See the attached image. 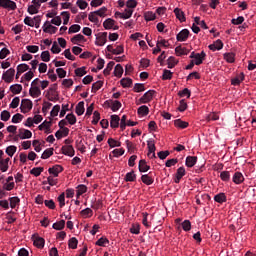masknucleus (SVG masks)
Masks as SVG:
<instances>
[{
  "mask_svg": "<svg viewBox=\"0 0 256 256\" xmlns=\"http://www.w3.org/2000/svg\"><path fill=\"white\" fill-rule=\"evenodd\" d=\"M157 94L155 90H148L144 93V95L139 99L140 103H151L153 101V97Z\"/></svg>",
  "mask_w": 256,
  "mask_h": 256,
  "instance_id": "1",
  "label": "nucleus"
},
{
  "mask_svg": "<svg viewBox=\"0 0 256 256\" xmlns=\"http://www.w3.org/2000/svg\"><path fill=\"white\" fill-rule=\"evenodd\" d=\"M0 7L8 11H15V9H17V3L12 0H0Z\"/></svg>",
  "mask_w": 256,
  "mask_h": 256,
  "instance_id": "2",
  "label": "nucleus"
},
{
  "mask_svg": "<svg viewBox=\"0 0 256 256\" xmlns=\"http://www.w3.org/2000/svg\"><path fill=\"white\" fill-rule=\"evenodd\" d=\"M20 109L21 113H29L33 109V102L29 99H22Z\"/></svg>",
  "mask_w": 256,
  "mask_h": 256,
  "instance_id": "3",
  "label": "nucleus"
},
{
  "mask_svg": "<svg viewBox=\"0 0 256 256\" xmlns=\"http://www.w3.org/2000/svg\"><path fill=\"white\" fill-rule=\"evenodd\" d=\"M14 77H15V69L14 68L8 69L2 75V79H3V81H5V83H12Z\"/></svg>",
  "mask_w": 256,
  "mask_h": 256,
  "instance_id": "4",
  "label": "nucleus"
},
{
  "mask_svg": "<svg viewBox=\"0 0 256 256\" xmlns=\"http://www.w3.org/2000/svg\"><path fill=\"white\" fill-rule=\"evenodd\" d=\"M33 137V133L31 130L21 128L18 130V138L19 139H31Z\"/></svg>",
  "mask_w": 256,
  "mask_h": 256,
  "instance_id": "5",
  "label": "nucleus"
},
{
  "mask_svg": "<svg viewBox=\"0 0 256 256\" xmlns=\"http://www.w3.org/2000/svg\"><path fill=\"white\" fill-rule=\"evenodd\" d=\"M105 43H107V32H102L96 37L95 44L98 45V47H103Z\"/></svg>",
  "mask_w": 256,
  "mask_h": 256,
  "instance_id": "6",
  "label": "nucleus"
},
{
  "mask_svg": "<svg viewBox=\"0 0 256 256\" xmlns=\"http://www.w3.org/2000/svg\"><path fill=\"white\" fill-rule=\"evenodd\" d=\"M61 151L63 155H67L68 157H75V148L72 145L62 146Z\"/></svg>",
  "mask_w": 256,
  "mask_h": 256,
  "instance_id": "7",
  "label": "nucleus"
},
{
  "mask_svg": "<svg viewBox=\"0 0 256 256\" xmlns=\"http://www.w3.org/2000/svg\"><path fill=\"white\" fill-rule=\"evenodd\" d=\"M48 173L53 177H59V173H63V166L54 165L53 167L48 169Z\"/></svg>",
  "mask_w": 256,
  "mask_h": 256,
  "instance_id": "8",
  "label": "nucleus"
},
{
  "mask_svg": "<svg viewBox=\"0 0 256 256\" xmlns=\"http://www.w3.org/2000/svg\"><path fill=\"white\" fill-rule=\"evenodd\" d=\"M189 30L188 29H183L181 30L177 35H176V39L179 42H185L187 41V39H189Z\"/></svg>",
  "mask_w": 256,
  "mask_h": 256,
  "instance_id": "9",
  "label": "nucleus"
},
{
  "mask_svg": "<svg viewBox=\"0 0 256 256\" xmlns=\"http://www.w3.org/2000/svg\"><path fill=\"white\" fill-rule=\"evenodd\" d=\"M141 181L142 183H144V185H153V183H155V179L153 178V175L151 174V172H149L148 174L142 175Z\"/></svg>",
  "mask_w": 256,
  "mask_h": 256,
  "instance_id": "10",
  "label": "nucleus"
},
{
  "mask_svg": "<svg viewBox=\"0 0 256 256\" xmlns=\"http://www.w3.org/2000/svg\"><path fill=\"white\" fill-rule=\"evenodd\" d=\"M43 31L44 33H50L51 35H54L57 33V27L51 25L49 21H46L43 25Z\"/></svg>",
  "mask_w": 256,
  "mask_h": 256,
  "instance_id": "11",
  "label": "nucleus"
},
{
  "mask_svg": "<svg viewBox=\"0 0 256 256\" xmlns=\"http://www.w3.org/2000/svg\"><path fill=\"white\" fill-rule=\"evenodd\" d=\"M33 241L35 247L38 249H43L45 247V239L41 236H33Z\"/></svg>",
  "mask_w": 256,
  "mask_h": 256,
  "instance_id": "12",
  "label": "nucleus"
},
{
  "mask_svg": "<svg viewBox=\"0 0 256 256\" xmlns=\"http://www.w3.org/2000/svg\"><path fill=\"white\" fill-rule=\"evenodd\" d=\"M185 167H179L177 169V172H176V177L174 178V183H180L181 182V179H183V177H185Z\"/></svg>",
  "mask_w": 256,
  "mask_h": 256,
  "instance_id": "13",
  "label": "nucleus"
},
{
  "mask_svg": "<svg viewBox=\"0 0 256 256\" xmlns=\"http://www.w3.org/2000/svg\"><path fill=\"white\" fill-rule=\"evenodd\" d=\"M138 169L140 173H147V171L151 169V166L147 165V161L145 159H142L139 161Z\"/></svg>",
  "mask_w": 256,
  "mask_h": 256,
  "instance_id": "14",
  "label": "nucleus"
},
{
  "mask_svg": "<svg viewBox=\"0 0 256 256\" xmlns=\"http://www.w3.org/2000/svg\"><path fill=\"white\" fill-rule=\"evenodd\" d=\"M174 15H176V18H178L181 23H185V21H187V18L185 17V12H183V10H181L180 8L174 9Z\"/></svg>",
  "mask_w": 256,
  "mask_h": 256,
  "instance_id": "15",
  "label": "nucleus"
},
{
  "mask_svg": "<svg viewBox=\"0 0 256 256\" xmlns=\"http://www.w3.org/2000/svg\"><path fill=\"white\" fill-rule=\"evenodd\" d=\"M232 181L236 185H241V183H243V181H245V177H243V174L241 172H236L233 175Z\"/></svg>",
  "mask_w": 256,
  "mask_h": 256,
  "instance_id": "16",
  "label": "nucleus"
},
{
  "mask_svg": "<svg viewBox=\"0 0 256 256\" xmlns=\"http://www.w3.org/2000/svg\"><path fill=\"white\" fill-rule=\"evenodd\" d=\"M206 57H207V54L205 53V51H202L201 53H197L196 57L194 58L195 65H201L203 61H205Z\"/></svg>",
  "mask_w": 256,
  "mask_h": 256,
  "instance_id": "17",
  "label": "nucleus"
},
{
  "mask_svg": "<svg viewBox=\"0 0 256 256\" xmlns=\"http://www.w3.org/2000/svg\"><path fill=\"white\" fill-rule=\"evenodd\" d=\"M29 95L31 97H41V89L39 88V86H32L29 89Z\"/></svg>",
  "mask_w": 256,
  "mask_h": 256,
  "instance_id": "18",
  "label": "nucleus"
},
{
  "mask_svg": "<svg viewBox=\"0 0 256 256\" xmlns=\"http://www.w3.org/2000/svg\"><path fill=\"white\" fill-rule=\"evenodd\" d=\"M119 121H121V118H119L118 115H112L110 120V127L112 129H117V127H119Z\"/></svg>",
  "mask_w": 256,
  "mask_h": 256,
  "instance_id": "19",
  "label": "nucleus"
},
{
  "mask_svg": "<svg viewBox=\"0 0 256 256\" xmlns=\"http://www.w3.org/2000/svg\"><path fill=\"white\" fill-rule=\"evenodd\" d=\"M175 53L178 57H182V55H189V49L181 46H177L175 48Z\"/></svg>",
  "mask_w": 256,
  "mask_h": 256,
  "instance_id": "20",
  "label": "nucleus"
},
{
  "mask_svg": "<svg viewBox=\"0 0 256 256\" xmlns=\"http://www.w3.org/2000/svg\"><path fill=\"white\" fill-rule=\"evenodd\" d=\"M174 125L178 129H187V127H189V122H185V121H183L181 119H176L174 121Z\"/></svg>",
  "mask_w": 256,
  "mask_h": 256,
  "instance_id": "21",
  "label": "nucleus"
},
{
  "mask_svg": "<svg viewBox=\"0 0 256 256\" xmlns=\"http://www.w3.org/2000/svg\"><path fill=\"white\" fill-rule=\"evenodd\" d=\"M197 163V156H187L186 157V167H195Z\"/></svg>",
  "mask_w": 256,
  "mask_h": 256,
  "instance_id": "22",
  "label": "nucleus"
},
{
  "mask_svg": "<svg viewBox=\"0 0 256 256\" xmlns=\"http://www.w3.org/2000/svg\"><path fill=\"white\" fill-rule=\"evenodd\" d=\"M85 113V102L81 101L76 105V114L81 117Z\"/></svg>",
  "mask_w": 256,
  "mask_h": 256,
  "instance_id": "23",
  "label": "nucleus"
},
{
  "mask_svg": "<svg viewBox=\"0 0 256 256\" xmlns=\"http://www.w3.org/2000/svg\"><path fill=\"white\" fill-rule=\"evenodd\" d=\"M242 81H245V74L240 73V75L236 76L231 80L232 85H241Z\"/></svg>",
  "mask_w": 256,
  "mask_h": 256,
  "instance_id": "24",
  "label": "nucleus"
},
{
  "mask_svg": "<svg viewBox=\"0 0 256 256\" xmlns=\"http://www.w3.org/2000/svg\"><path fill=\"white\" fill-rule=\"evenodd\" d=\"M214 201H216V203H227V196L225 195V193H219L217 195L214 196Z\"/></svg>",
  "mask_w": 256,
  "mask_h": 256,
  "instance_id": "25",
  "label": "nucleus"
},
{
  "mask_svg": "<svg viewBox=\"0 0 256 256\" xmlns=\"http://www.w3.org/2000/svg\"><path fill=\"white\" fill-rule=\"evenodd\" d=\"M120 85L124 89H127V88L131 87V85H133V79H131V78H122L120 80Z\"/></svg>",
  "mask_w": 256,
  "mask_h": 256,
  "instance_id": "26",
  "label": "nucleus"
},
{
  "mask_svg": "<svg viewBox=\"0 0 256 256\" xmlns=\"http://www.w3.org/2000/svg\"><path fill=\"white\" fill-rule=\"evenodd\" d=\"M124 181H126V182L137 181V174H135V171L132 170L131 172H128L125 175Z\"/></svg>",
  "mask_w": 256,
  "mask_h": 256,
  "instance_id": "27",
  "label": "nucleus"
},
{
  "mask_svg": "<svg viewBox=\"0 0 256 256\" xmlns=\"http://www.w3.org/2000/svg\"><path fill=\"white\" fill-rule=\"evenodd\" d=\"M11 93H14V95H19L21 91H23V86L21 84H14L10 86Z\"/></svg>",
  "mask_w": 256,
  "mask_h": 256,
  "instance_id": "28",
  "label": "nucleus"
},
{
  "mask_svg": "<svg viewBox=\"0 0 256 256\" xmlns=\"http://www.w3.org/2000/svg\"><path fill=\"white\" fill-rule=\"evenodd\" d=\"M52 229H55L56 231H63V229H65V220H60L59 222H55L52 225Z\"/></svg>",
  "mask_w": 256,
  "mask_h": 256,
  "instance_id": "29",
  "label": "nucleus"
},
{
  "mask_svg": "<svg viewBox=\"0 0 256 256\" xmlns=\"http://www.w3.org/2000/svg\"><path fill=\"white\" fill-rule=\"evenodd\" d=\"M115 25V20L111 19V18H108L106 19L104 22H103V27L104 29L106 30H109V29H113Z\"/></svg>",
  "mask_w": 256,
  "mask_h": 256,
  "instance_id": "30",
  "label": "nucleus"
},
{
  "mask_svg": "<svg viewBox=\"0 0 256 256\" xmlns=\"http://www.w3.org/2000/svg\"><path fill=\"white\" fill-rule=\"evenodd\" d=\"M115 77L121 78L123 77V66L121 64H117L114 68Z\"/></svg>",
  "mask_w": 256,
  "mask_h": 256,
  "instance_id": "31",
  "label": "nucleus"
},
{
  "mask_svg": "<svg viewBox=\"0 0 256 256\" xmlns=\"http://www.w3.org/2000/svg\"><path fill=\"white\" fill-rule=\"evenodd\" d=\"M83 41H85V36H83V34H77L73 38H71V43H73L74 45H77V43H81Z\"/></svg>",
  "mask_w": 256,
  "mask_h": 256,
  "instance_id": "32",
  "label": "nucleus"
},
{
  "mask_svg": "<svg viewBox=\"0 0 256 256\" xmlns=\"http://www.w3.org/2000/svg\"><path fill=\"white\" fill-rule=\"evenodd\" d=\"M77 245H79V240L77 238L72 237L68 241V247L69 249H77Z\"/></svg>",
  "mask_w": 256,
  "mask_h": 256,
  "instance_id": "33",
  "label": "nucleus"
},
{
  "mask_svg": "<svg viewBox=\"0 0 256 256\" xmlns=\"http://www.w3.org/2000/svg\"><path fill=\"white\" fill-rule=\"evenodd\" d=\"M162 79L163 81H169L173 79V72H171V70L164 69Z\"/></svg>",
  "mask_w": 256,
  "mask_h": 256,
  "instance_id": "34",
  "label": "nucleus"
},
{
  "mask_svg": "<svg viewBox=\"0 0 256 256\" xmlns=\"http://www.w3.org/2000/svg\"><path fill=\"white\" fill-rule=\"evenodd\" d=\"M45 169L43 167H35L32 170H30V175H34V177H39L41 173H43Z\"/></svg>",
  "mask_w": 256,
  "mask_h": 256,
  "instance_id": "35",
  "label": "nucleus"
},
{
  "mask_svg": "<svg viewBox=\"0 0 256 256\" xmlns=\"http://www.w3.org/2000/svg\"><path fill=\"white\" fill-rule=\"evenodd\" d=\"M113 67H115V62L110 61L104 69L103 74L105 76L110 75L111 71L113 70Z\"/></svg>",
  "mask_w": 256,
  "mask_h": 256,
  "instance_id": "36",
  "label": "nucleus"
},
{
  "mask_svg": "<svg viewBox=\"0 0 256 256\" xmlns=\"http://www.w3.org/2000/svg\"><path fill=\"white\" fill-rule=\"evenodd\" d=\"M130 233H132L133 235H139V233H141V225L132 224L130 228Z\"/></svg>",
  "mask_w": 256,
  "mask_h": 256,
  "instance_id": "37",
  "label": "nucleus"
},
{
  "mask_svg": "<svg viewBox=\"0 0 256 256\" xmlns=\"http://www.w3.org/2000/svg\"><path fill=\"white\" fill-rule=\"evenodd\" d=\"M77 197H81L84 193H87V186L80 184L77 186Z\"/></svg>",
  "mask_w": 256,
  "mask_h": 256,
  "instance_id": "38",
  "label": "nucleus"
},
{
  "mask_svg": "<svg viewBox=\"0 0 256 256\" xmlns=\"http://www.w3.org/2000/svg\"><path fill=\"white\" fill-rule=\"evenodd\" d=\"M53 151H55L53 148H48V149H46V150L42 153L41 159H49V157H52Z\"/></svg>",
  "mask_w": 256,
  "mask_h": 256,
  "instance_id": "39",
  "label": "nucleus"
},
{
  "mask_svg": "<svg viewBox=\"0 0 256 256\" xmlns=\"http://www.w3.org/2000/svg\"><path fill=\"white\" fill-rule=\"evenodd\" d=\"M101 87H103V81L99 80L92 84L91 92L95 93V92L99 91V89H101Z\"/></svg>",
  "mask_w": 256,
  "mask_h": 256,
  "instance_id": "40",
  "label": "nucleus"
},
{
  "mask_svg": "<svg viewBox=\"0 0 256 256\" xmlns=\"http://www.w3.org/2000/svg\"><path fill=\"white\" fill-rule=\"evenodd\" d=\"M122 106L123 105L121 104V102H119V100H112L111 110L113 112L119 111Z\"/></svg>",
  "mask_w": 256,
  "mask_h": 256,
  "instance_id": "41",
  "label": "nucleus"
},
{
  "mask_svg": "<svg viewBox=\"0 0 256 256\" xmlns=\"http://www.w3.org/2000/svg\"><path fill=\"white\" fill-rule=\"evenodd\" d=\"M66 120L70 125H75V123H77V117L73 113L67 114Z\"/></svg>",
  "mask_w": 256,
  "mask_h": 256,
  "instance_id": "42",
  "label": "nucleus"
},
{
  "mask_svg": "<svg viewBox=\"0 0 256 256\" xmlns=\"http://www.w3.org/2000/svg\"><path fill=\"white\" fill-rule=\"evenodd\" d=\"M138 115H143L144 117L149 115V107L143 105L138 108Z\"/></svg>",
  "mask_w": 256,
  "mask_h": 256,
  "instance_id": "43",
  "label": "nucleus"
},
{
  "mask_svg": "<svg viewBox=\"0 0 256 256\" xmlns=\"http://www.w3.org/2000/svg\"><path fill=\"white\" fill-rule=\"evenodd\" d=\"M6 153L9 157H13L17 153V146H8L6 148Z\"/></svg>",
  "mask_w": 256,
  "mask_h": 256,
  "instance_id": "44",
  "label": "nucleus"
},
{
  "mask_svg": "<svg viewBox=\"0 0 256 256\" xmlns=\"http://www.w3.org/2000/svg\"><path fill=\"white\" fill-rule=\"evenodd\" d=\"M167 61L168 69H173V67L179 63V61H177V59H175L173 56H170Z\"/></svg>",
  "mask_w": 256,
  "mask_h": 256,
  "instance_id": "45",
  "label": "nucleus"
},
{
  "mask_svg": "<svg viewBox=\"0 0 256 256\" xmlns=\"http://www.w3.org/2000/svg\"><path fill=\"white\" fill-rule=\"evenodd\" d=\"M134 93H141L145 91V84L136 83L133 88Z\"/></svg>",
  "mask_w": 256,
  "mask_h": 256,
  "instance_id": "46",
  "label": "nucleus"
},
{
  "mask_svg": "<svg viewBox=\"0 0 256 256\" xmlns=\"http://www.w3.org/2000/svg\"><path fill=\"white\" fill-rule=\"evenodd\" d=\"M81 215L85 219H87L89 217H93V210L91 208H86V209L81 211Z\"/></svg>",
  "mask_w": 256,
  "mask_h": 256,
  "instance_id": "47",
  "label": "nucleus"
},
{
  "mask_svg": "<svg viewBox=\"0 0 256 256\" xmlns=\"http://www.w3.org/2000/svg\"><path fill=\"white\" fill-rule=\"evenodd\" d=\"M85 66L75 69L76 77H83V75H87V70H85Z\"/></svg>",
  "mask_w": 256,
  "mask_h": 256,
  "instance_id": "48",
  "label": "nucleus"
},
{
  "mask_svg": "<svg viewBox=\"0 0 256 256\" xmlns=\"http://www.w3.org/2000/svg\"><path fill=\"white\" fill-rule=\"evenodd\" d=\"M9 201H10L11 209H15V207H17V205H19L21 200L19 199V197H11V198H9Z\"/></svg>",
  "mask_w": 256,
  "mask_h": 256,
  "instance_id": "49",
  "label": "nucleus"
},
{
  "mask_svg": "<svg viewBox=\"0 0 256 256\" xmlns=\"http://www.w3.org/2000/svg\"><path fill=\"white\" fill-rule=\"evenodd\" d=\"M41 60L44 61V63H49V61H51V54L49 51H43L41 53Z\"/></svg>",
  "mask_w": 256,
  "mask_h": 256,
  "instance_id": "50",
  "label": "nucleus"
},
{
  "mask_svg": "<svg viewBox=\"0 0 256 256\" xmlns=\"http://www.w3.org/2000/svg\"><path fill=\"white\" fill-rule=\"evenodd\" d=\"M224 59L227 63H235V54L234 53H225Z\"/></svg>",
  "mask_w": 256,
  "mask_h": 256,
  "instance_id": "51",
  "label": "nucleus"
},
{
  "mask_svg": "<svg viewBox=\"0 0 256 256\" xmlns=\"http://www.w3.org/2000/svg\"><path fill=\"white\" fill-rule=\"evenodd\" d=\"M47 183L51 187H54V185H57V183H59V180L55 179L54 176H48L47 181H44V184Z\"/></svg>",
  "mask_w": 256,
  "mask_h": 256,
  "instance_id": "52",
  "label": "nucleus"
},
{
  "mask_svg": "<svg viewBox=\"0 0 256 256\" xmlns=\"http://www.w3.org/2000/svg\"><path fill=\"white\" fill-rule=\"evenodd\" d=\"M108 145H109V147H111V149H113L114 147H121V142H119L113 138H109Z\"/></svg>",
  "mask_w": 256,
  "mask_h": 256,
  "instance_id": "53",
  "label": "nucleus"
},
{
  "mask_svg": "<svg viewBox=\"0 0 256 256\" xmlns=\"http://www.w3.org/2000/svg\"><path fill=\"white\" fill-rule=\"evenodd\" d=\"M81 31V26L78 24H73L70 26L68 33L71 35V33H79Z\"/></svg>",
  "mask_w": 256,
  "mask_h": 256,
  "instance_id": "54",
  "label": "nucleus"
},
{
  "mask_svg": "<svg viewBox=\"0 0 256 256\" xmlns=\"http://www.w3.org/2000/svg\"><path fill=\"white\" fill-rule=\"evenodd\" d=\"M61 16L63 17V25H68L71 14L68 11H64L61 13Z\"/></svg>",
  "mask_w": 256,
  "mask_h": 256,
  "instance_id": "55",
  "label": "nucleus"
},
{
  "mask_svg": "<svg viewBox=\"0 0 256 256\" xmlns=\"http://www.w3.org/2000/svg\"><path fill=\"white\" fill-rule=\"evenodd\" d=\"M52 125L51 121L45 120L42 124L38 126L39 131H43L44 129H49Z\"/></svg>",
  "mask_w": 256,
  "mask_h": 256,
  "instance_id": "56",
  "label": "nucleus"
},
{
  "mask_svg": "<svg viewBox=\"0 0 256 256\" xmlns=\"http://www.w3.org/2000/svg\"><path fill=\"white\" fill-rule=\"evenodd\" d=\"M245 21V17L239 16L238 18H233L231 20L232 25H243V22Z\"/></svg>",
  "mask_w": 256,
  "mask_h": 256,
  "instance_id": "57",
  "label": "nucleus"
},
{
  "mask_svg": "<svg viewBox=\"0 0 256 256\" xmlns=\"http://www.w3.org/2000/svg\"><path fill=\"white\" fill-rule=\"evenodd\" d=\"M182 229H183V231H191V221L184 220L182 222Z\"/></svg>",
  "mask_w": 256,
  "mask_h": 256,
  "instance_id": "58",
  "label": "nucleus"
},
{
  "mask_svg": "<svg viewBox=\"0 0 256 256\" xmlns=\"http://www.w3.org/2000/svg\"><path fill=\"white\" fill-rule=\"evenodd\" d=\"M220 178L223 180V181H229V179H231V174L229 173V171H222L220 173Z\"/></svg>",
  "mask_w": 256,
  "mask_h": 256,
  "instance_id": "59",
  "label": "nucleus"
},
{
  "mask_svg": "<svg viewBox=\"0 0 256 256\" xmlns=\"http://www.w3.org/2000/svg\"><path fill=\"white\" fill-rule=\"evenodd\" d=\"M108 243H109V239L101 237L96 242V245H98V247H105V245L108 244Z\"/></svg>",
  "mask_w": 256,
  "mask_h": 256,
  "instance_id": "60",
  "label": "nucleus"
},
{
  "mask_svg": "<svg viewBox=\"0 0 256 256\" xmlns=\"http://www.w3.org/2000/svg\"><path fill=\"white\" fill-rule=\"evenodd\" d=\"M18 73H25V71H29V65L27 64H20L17 66Z\"/></svg>",
  "mask_w": 256,
  "mask_h": 256,
  "instance_id": "61",
  "label": "nucleus"
},
{
  "mask_svg": "<svg viewBox=\"0 0 256 256\" xmlns=\"http://www.w3.org/2000/svg\"><path fill=\"white\" fill-rule=\"evenodd\" d=\"M23 115L22 114H15L13 117H12V123H21V121H23Z\"/></svg>",
  "mask_w": 256,
  "mask_h": 256,
  "instance_id": "62",
  "label": "nucleus"
},
{
  "mask_svg": "<svg viewBox=\"0 0 256 256\" xmlns=\"http://www.w3.org/2000/svg\"><path fill=\"white\" fill-rule=\"evenodd\" d=\"M144 17L146 21H155L156 19L155 13L153 12H146Z\"/></svg>",
  "mask_w": 256,
  "mask_h": 256,
  "instance_id": "63",
  "label": "nucleus"
},
{
  "mask_svg": "<svg viewBox=\"0 0 256 256\" xmlns=\"http://www.w3.org/2000/svg\"><path fill=\"white\" fill-rule=\"evenodd\" d=\"M28 53H37L39 51V46L37 45H28L26 46Z\"/></svg>",
  "mask_w": 256,
  "mask_h": 256,
  "instance_id": "64",
  "label": "nucleus"
}]
</instances>
